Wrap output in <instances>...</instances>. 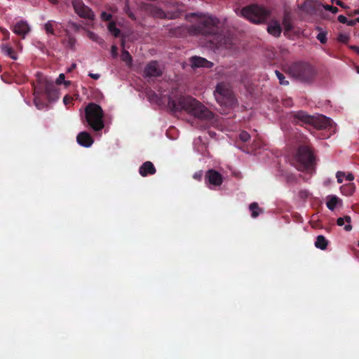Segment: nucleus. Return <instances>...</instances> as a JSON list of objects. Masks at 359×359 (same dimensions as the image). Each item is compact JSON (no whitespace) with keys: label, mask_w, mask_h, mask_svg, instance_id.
I'll return each instance as SVG.
<instances>
[{"label":"nucleus","mask_w":359,"mask_h":359,"mask_svg":"<svg viewBox=\"0 0 359 359\" xmlns=\"http://www.w3.org/2000/svg\"><path fill=\"white\" fill-rule=\"evenodd\" d=\"M198 17L197 25H193L187 28V31L191 36L204 35L210 36L209 42L216 48H231L233 45V37L231 33L226 30L217 32L219 20L217 18L202 17L196 13H192L186 15V19Z\"/></svg>","instance_id":"nucleus-1"},{"label":"nucleus","mask_w":359,"mask_h":359,"mask_svg":"<svg viewBox=\"0 0 359 359\" xmlns=\"http://www.w3.org/2000/svg\"><path fill=\"white\" fill-rule=\"evenodd\" d=\"M168 105L172 111L184 110L201 120H211L214 116L208 108L191 96L181 95L177 100L169 97Z\"/></svg>","instance_id":"nucleus-2"},{"label":"nucleus","mask_w":359,"mask_h":359,"mask_svg":"<svg viewBox=\"0 0 359 359\" xmlns=\"http://www.w3.org/2000/svg\"><path fill=\"white\" fill-rule=\"evenodd\" d=\"M286 72L294 79L304 82L311 81L316 74L315 69L309 63L302 61L291 64Z\"/></svg>","instance_id":"nucleus-3"},{"label":"nucleus","mask_w":359,"mask_h":359,"mask_svg":"<svg viewBox=\"0 0 359 359\" xmlns=\"http://www.w3.org/2000/svg\"><path fill=\"white\" fill-rule=\"evenodd\" d=\"M85 116L87 123L94 131H100L104 128L103 111L98 104H88L85 109Z\"/></svg>","instance_id":"nucleus-4"},{"label":"nucleus","mask_w":359,"mask_h":359,"mask_svg":"<svg viewBox=\"0 0 359 359\" xmlns=\"http://www.w3.org/2000/svg\"><path fill=\"white\" fill-rule=\"evenodd\" d=\"M241 14L254 23H262L270 15V11L264 7L254 4L244 7Z\"/></svg>","instance_id":"nucleus-5"},{"label":"nucleus","mask_w":359,"mask_h":359,"mask_svg":"<svg viewBox=\"0 0 359 359\" xmlns=\"http://www.w3.org/2000/svg\"><path fill=\"white\" fill-rule=\"evenodd\" d=\"M294 117L306 124L312 125L318 129L326 128L330 125V119L324 116H311L300 111L294 114Z\"/></svg>","instance_id":"nucleus-6"},{"label":"nucleus","mask_w":359,"mask_h":359,"mask_svg":"<svg viewBox=\"0 0 359 359\" xmlns=\"http://www.w3.org/2000/svg\"><path fill=\"white\" fill-rule=\"evenodd\" d=\"M296 160L307 170L313 169L316 158L313 151L307 146H299L296 154Z\"/></svg>","instance_id":"nucleus-7"},{"label":"nucleus","mask_w":359,"mask_h":359,"mask_svg":"<svg viewBox=\"0 0 359 359\" xmlns=\"http://www.w3.org/2000/svg\"><path fill=\"white\" fill-rule=\"evenodd\" d=\"M215 95L217 100L220 103L226 104L225 99L232 100L233 93L228 84L223 82L219 83L215 88Z\"/></svg>","instance_id":"nucleus-8"},{"label":"nucleus","mask_w":359,"mask_h":359,"mask_svg":"<svg viewBox=\"0 0 359 359\" xmlns=\"http://www.w3.org/2000/svg\"><path fill=\"white\" fill-rule=\"evenodd\" d=\"M72 6L75 12L81 17L89 20L94 19V13L90 8L85 6L81 1L74 0Z\"/></svg>","instance_id":"nucleus-9"},{"label":"nucleus","mask_w":359,"mask_h":359,"mask_svg":"<svg viewBox=\"0 0 359 359\" xmlns=\"http://www.w3.org/2000/svg\"><path fill=\"white\" fill-rule=\"evenodd\" d=\"M163 71L159 67L157 61H151L144 67L143 72L144 77H158L162 76Z\"/></svg>","instance_id":"nucleus-10"},{"label":"nucleus","mask_w":359,"mask_h":359,"mask_svg":"<svg viewBox=\"0 0 359 359\" xmlns=\"http://www.w3.org/2000/svg\"><path fill=\"white\" fill-rule=\"evenodd\" d=\"M321 7V4L313 0H305L304 2L298 5V8L306 14L314 15Z\"/></svg>","instance_id":"nucleus-11"},{"label":"nucleus","mask_w":359,"mask_h":359,"mask_svg":"<svg viewBox=\"0 0 359 359\" xmlns=\"http://www.w3.org/2000/svg\"><path fill=\"white\" fill-rule=\"evenodd\" d=\"M191 67H211L213 63L208 61L206 59L194 56L191 58Z\"/></svg>","instance_id":"nucleus-12"},{"label":"nucleus","mask_w":359,"mask_h":359,"mask_svg":"<svg viewBox=\"0 0 359 359\" xmlns=\"http://www.w3.org/2000/svg\"><path fill=\"white\" fill-rule=\"evenodd\" d=\"M30 30V27L28 24L25 21L18 22L14 27V32L22 37L28 33Z\"/></svg>","instance_id":"nucleus-13"},{"label":"nucleus","mask_w":359,"mask_h":359,"mask_svg":"<svg viewBox=\"0 0 359 359\" xmlns=\"http://www.w3.org/2000/svg\"><path fill=\"white\" fill-rule=\"evenodd\" d=\"M78 142L84 147H90L93 142V140L90 134L87 132H81L77 136Z\"/></svg>","instance_id":"nucleus-14"},{"label":"nucleus","mask_w":359,"mask_h":359,"mask_svg":"<svg viewBox=\"0 0 359 359\" xmlns=\"http://www.w3.org/2000/svg\"><path fill=\"white\" fill-rule=\"evenodd\" d=\"M148 11L149 13L156 18L166 19L165 12L161 8L156 7L153 5L148 6Z\"/></svg>","instance_id":"nucleus-15"},{"label":"nucleus","mask_w":359,"mask_h":359,"mask_svg":"<svg viewBox=\"0 0 359 359\" xmlns=\"http://www.w3.org/2000/svg\"><path fill=\"white\" fill-rule=\"evenodd\" d=\"M155 172L156 169L150 161L145 162L140 168V173L143 177L147 176L148 174H154Z\"/></svg>","instance_id":"nucleus-16"},{"label":"nucleus","mask_w":359,"mask_h":359,"mask_svg":"<svg viewBox=\"0 0 359 359\" xmlns=\"http://www.w3.org/2000/svg\"><path fill=\"white\" fill-rule=\"evenodd\" d=\"M267 31L274 36H279L281 33V27L279 22L278 21L271 22L268 26Z\"/></svg>","instance_id":"nucleus-17"},{"label":"nucleus","mask_w":359,"mask_h":359,"mask_svg":"<svg viewBox=\"0 0 359 359\" xmlns=\"http://www.w3.org/2000/svg\"><path fill=\"white\" fill-rule=\"evenodd\" d=\"M345 222L347 223V224L345 225L344 230L346 231H350L352 229V226L351 224V217L350 216L346 215L344 217H339L337 219V224L341 226L344 224Z\"/></svg>","instance_id":"nucleus-18"},{"label":"nucleus","mask_w":359,"mask_h":359,"mask_svg":"<svg viewBox=\"0 0 359 359\" xmlns=\"http://www.w3.org/2000/svg\"><path fill=\"white\" fill-rule=\"evenodd\" d=\"M328 245V241L325 238V237L323 235H319L317 236L316 240L315 241V247L320 249L322 250H325Z\"/></svg>","instance_id":"nucleus-19"},{"label":"nucleus","mask_w":359,"mask_h":359,"mask_svg":"<svg viewBox=\"0 0 359 359\" xmlns=\"http://www.w3.org/2000/svg\"><path fill=\"white\" fill-rule=\"evenodd\" d=\"M282 25L283 26L285 33L292 30V25L291 23V17L289 13H285L284 15V17H283V19L282 21Z\"/></svg>","instance_id":"nucleus-20"},{"label":"nucleus","mask_w":359,"mask_h":359,"mask_svg":"<svg viewBox=\"0 0 359 359\" xmlns=\"http://www.w3.org/2000/svg\"><path fill=\"white\" fill-rule=\"evenodd\" d=\"M249 209L251 212V216L253 218L257 217L261 213L263 212L262 209L259 208L258 203L256 202L252 203L249 205Z\"/></svg>","instance_id":"nucleus-21"},{"label":"nucleus","mask_w":359,"mask_h":359,"mask_svg":"<svg viewBox=\"0 0 359 359\" xmlns=\"http://www.w3.org/2000/svg\"><path fill=\"white\" fill-rule=\"evenodd\" d=\"M355 187L353 183H348L341 187V191L346 196L352 195L355 191Z\"/></svg>","instance_id":"nucleus-22"},{"label":"nucleus","mask_w":359,"mask_h":359,"mask_svg":"<svg viewBox=\"0 0 359 359\" xmlns=\"http://www.w3.org/2000/svg\"><path fill=\"white\" fill-rule=\"evenodd\" d=\"M339 201H340V199L338 197H337L336 196H328L327 201L326 203L327 207L330 210H334Z\"/></svg>","instance_id":"nucleus-23"},{"label":"nucleus","mask_w":359,"mask_h":359,"mask_svg":"<svg viewBox=\"0 0 359 359\" xmlns=\"http://www.w3.org/2000/svg\"><path fill=\"white\" fill-rule=\"evenodd\" d=\"M121 58L122 61L125 62L129 67L133 66V58L128 51L126 50L125 49L122 50Z\"/></svg>","instance_id":"nucleus-24"},{"label":"nucleus","mask_w":359,"mask_h":359,"mask_svg":"<svg viewBox=\"0 0 359 359\" xmlns=\"http://www.w3.org/2000/svg\"><path fill=\"white\" fill-rule=\"evenodd\" d=\"M205 178L208 180H222L221 174L215 170H209L206 173Z\"/></svg>","instance_id":"nucleus-25"},{"label":"nucleus","mask_w":359,"mask_h":359,"mask_svg":"<svg viewBox=\"0 0 359 359\" xmlns=\"http://www.w3.org/2000/svg\"><path fill=\"white\" fill-rule=\"evenodd\" d=\"M336 177L337 180L345 178L346 180H353L354 175L348 171H339L337 172Z\"/></svg>","instance_id":"nucleus-26"},{"label":"nucleus","mask_w":359,"mask_h":359,"mask_svg":"<svg viewBox=\"0 0 359 359\" xmlns=\"http://www.w3.org/2000/svg\"><path fill=\"white\" fill-rule=\"evenodd\" d=\"M2 50L11 59L15 60L17 59V54L12 47L8 46H4L2 48Z\"/></svg>","instance_id":"nucleus-27"},{"label":"nucleus","mask_w":359,"mask_h":359,"mask_svg":"<svg viewBox=\"0 0 359 359\" xmlns=\"http://www.w3.org/2000/svg\"><path fill=\"white\" fill-rule=\"evenodd\" d=\"M108 29L109 31L116 37L120 34V29L116 27L114 22H109Z\"/></svg>","instance_id":"nucleus-28"},{"label":"nucleus","mask_w":359,"mask_h":359,"mask_svg":"<svg viewBox=\"0 0 359 359\" xmlns=\"http://www.w3.org/2000/svg\"><path fill=\"white\" fill-rule=\"evenodd\" d=\"M46 90L50 96L53 97V99L56 97L57 95V90L55 89V87L53 84H47Z\"/></svg>","instance_id":"nucleus-29"},{"label":"nucleus","mask_w":359,"mask_h":359,"mask_svg":"<svg viewBox=\"0 0 359 359\" xmlns=\"http://www.w3.org/2000/svg\"><path fill=\"white\" fill-rule=\"evenodd\" d=\"M222 181H206V186L210 189H215L222 185Z\"/></svg>","instance_id":"nucleus-30"},{"label":"nucleus","mask_w":359,"mask_h":359,"mask_svg":"<svg viewBox=\"0 0 359 359\" xmlns=\"http://www.w3.org/2000/svg\"><path fill=\"white\" fill-rule=\"evenodd\" d=\"M250 138V135H249L248 133H247L246 131L245 130H243L241 132L240 135H239V139L243 142H245L247 141H248Z\"/></svg>","instance_id":"nucleus-31"},{"label":"nucleus","mask_w":359,"mask_h":359,"mask_svg":"<svg viewBox=\"0 0 359 359\" xmlns=\"http://www.w3.org/2000/svg\"><path fill=\"white\" fill-rule=\"evenodd\" d=\"M180 15V13L178 11L165 13L166 19L170 20L176 19L179 18Z\"/></svg>","instance_id":"nucleus-32"},{"label":"nucleus","mask_w":359,"mask_h":359,"mask_svg":"<svg viewBox=\"0 0 359 359\" xmlns=\"http://www.w3.org/2000/svg\"><path fill=\"white\" fill-rule=\"evenodd\" d=\"M349 36L345 34H339L337 37V40L341 43H346L349 40Z\"/></svg>","instance_id":"nucleus-33"},{"label":"nucleus","mask_w":359,"mask_h":359,"mask_svg":"<svg viewBox=\"0 0 359 359\" xmlns=\"http://www.w3.org/2000/svg\"><path fill=\"white\" fill-rule=\"evenodd\" d=\"M326 32H320L318 36H317V39L322 43H325L327 42V37H326Z\"/></svg>","instance_id":"nucleus-34"},{"label":"nucleus","mask_w":359,"mask_h":359,"mask_svg":"<svg viewBox=\"0 0 359 359\" xmlns=\"http://www.w3.org/2000/svg\"><path fill=\"white\" fill-rule=\"evenodd\" d=\"M326 11H331L332 13H337L338 12V8L337 7L330 6V5H321Z\"/></svg>","instance_id":"nucleus-35"},{"label":"nucleus","mask_w":359,"mask_h":359,"mask_svg":"<svg viewBox=\"0 0 359 359\" xmlns=\"http://www.w3.org/2000/svg\"><path fill=\"white\" fill-rule=\"evenodd\" d=\"M181 32H182V28L180 27L170 29V34H171L172 36H180Z\"/></svg>","instance_id":"nucleus-36"},{"label":"nucleus","mask_w":359,"mask_h":359,"mask_svg":"<svg viewBox=\"0 0 359 359\" xmlns=\"http://www.w3.org/2000/svg\"><path fill=\"white\" fill-rule=\"evenodd\" d=\"M275 73H276L277 77L278 78L280 84H285V83L287 84L288 83V81H285V82L284 81L285 76L282 73H280L278 70H276Z\"/></svg>","instance_id":"nucleus-37"},{"label":"nucleus","mask_w":359,"mask_h":359,"mask_svg":"<svg viewBox=\"0 0 359 359\" xmlns=\"http://www.w3.org/2000/svg\"><path fill=\"white\" fill-rule=\"evenodd\" d=\"M111 18H112V15L111 14H108L104 11L101 13V18L104 21H109L111 19Z\"/></svg>","instance_id":"nucleus-38"},{"label":"nucleus","mask_w":359,"mask_h":359,"mask_svg":"<svg viewBox=\"0 0 359 359\" xmlns=\"http://www.w3.org/2000/svg\"><path fill=\"white\" fill-rule=\"evenodd\" d=\"M45 29L48 33L53 34L54 32L53 25L50 22H48L45 25Z\"/></svg>","instance_id":"nucleus-39"},{"label":"nucleus","mask_w":359,"mask_h":359,"mask_svg":"<svg viewBox=\"0 0 359 359\" xmlns=\"http://www.w3.org/2000/svg\"><path fill=\"white\" fill-rule=\"evenodd\" d=\"M65 81V74H60L58 76V78L56 79L55 83L57 85L62 84Z\"/></svg>","instance_id":"nucleus-40"},{"label":"nucleus","mask_w":359,"mask_h":359,"mask_svg":"<svg viewBox=\"0 0 359 359\" xmlns=\"http://www.w3.org/2000/svg\"><path fill=\"white\" fill-rule=\"evenodd\" d=\"M118 48L116 46L113 45L111 48V53L113 57H116L118 55Z\"/></svg>","instance_id":"nucleus-41"},{"label":"nucleus","mask_w":359,"mask_h":359,"mask_svg":"<svg viewBox=\"0 0 359 359\" xmlns=\"http://www.w3.org/2000/svg\"><path fill=\"white\" fill-rule=\"evenodd\" d=\"M309 195V191H306V190H304V191H301L299 192V196L302 198H306Z\"/></svg>","instance_id":"nucleus-42"},{"label":"nucleus","mask_w":359,"mask_h":359,"mask_svg":"<svg viewBox=\"0 0 359 359\" xmlns=\"http://www.w3.org/2000/svg\"><path fill=\"white\" fill-rule=\"evenodd\" d=\"M338 20L341 22V23H346L347 22V18L344 16V15H339L338 16Z\"/></svg>","instance_id":"nucleus-43"},{"label":"nucleus","mask_w":359,"mask_h":359,"mask_svg":"<svg viewBox=\"0 0 359 359\" xmlns=\"http://www.w3.org/2000/svg\"><path fill=\"white\" fill-rule=\"evenodd\" d=\"M336 4L341 8H348V7L347 6H346L344 4V2H342L340 0H337L336 1Z\"/></svg>","instance_id":"nucleus-44"},{"label":"nucleus","mask_w":359,"mask_h":359,"mask_svg":"<svg viewBox=\"0 0 359 359\" xmlns=\"http://www.w3.org/2000/svg\"><path fill=\"white\" fill-rule=\"evenodd\" d=\"M89 76L93 79H98L100 78V75L99 74H93V73H90L89 74Z\"/></svg>","instance_id":"nucleus-45"},{"label":"nucleus","mask_w":359,"mask_h":359,"mask_svg":"<svg viewBox=\"0 0 359 359\" xmlns=\"http://www.w3.org/2000/svg\"><path fill=\"white\" fill-rule=\"evenodd\" d=\"M355 23H356L355 20H347V22H346V24L348 26H354L355 25Z\"/></svg>","instance_id":"nucleus-46"},{"label":"nucleus","mask_w":359,"mask_h":359,"mask_svg":"<svg viewBox=\"0 0 359 359\" xmlns=\"http://www.w3.org/2000/svg\"><path fill=\"white\" fill-rule=\"evenodd\" d=\"M127 14L128 15V16H129L130 18H132V19H135L134 14H133L131 11H129V8H128Z\"/></svg>","instance_id":"nucleus-47"},{"label":"nucleus","mask_w":359,"mask_h":359,"mask_svg":"<svg viewBox=\"0 0 359 359\" xmlns=\"http://www.w3.org/2000/svg\"><path fill=\"white\" fill-rule=\"evenodd\" d=\"M352 50H355L358 54H359V47L355 46H352L350 47Z\"/></svg>","instance_id":"nucleus-48"},{"label":"nucleus","mask_w":359,"mask_h":359,"mask_svg":"<svg viewBox=\"0 0 359 359\" xmlns=\"http://www.w3.org/2000/svg\"><path fill=\"white\" fill-rule=\"evenodd\" d=\"M76 67V64H72V67L67 69L68 72H71Z\"/></svg>","instance_id":"nucleus-49"},{"label":"nucleus","mask_w":359,"mask_h":359,"mask_svg":"<svg viewBox=\"0 0 359 359\" xmlns=\"http://www.w3.org/2000/svg\"><path fill=\"white\" fill-rule=\"evenodd\" d=\"M359 14V9L355 10L352 14H348L349 16Z\"/></svg>","instance_id":"nucleus-50"},{"label":"nucleus","mask_w":359,"mask_h":359,"mask_svg":"<svg viewBox=\"0 0 359 359\" xmlns=\"http://www.w3.org/2000/svg\"><path fill=\"white\" fill-rule=\"evenodd\" d=\"M74 43H75V39H69V43H70V46L72 48H73Z\"/></svg>","instance_id":"nucleus-51"},{"label":"nucleus","mask_w":359,"mask_h":359,"mask_svg":"<svg viewBox=\"0 0 359 359\" xmlns=\"http://www.w3.org/2000/svg\"><path fill=\"white\" fill-rule=\"evenodd\" d=\"M62 83H64L65 86L67 87L71 84V82L69 81H64Z\"/></svg>","instance_id":"nucleus-52"},{"label":"nucleus","mask_w":359,"mask_h":359,"mask_svg":"<svg viewBox=\"0 0 359 359\" xmlns=\"http://www.w3.org/2000/svg\"><path fill=\"white\" fill-rule=\"evenodd\" d=\"M125 43H126L125 39H122L121 45V46L123 48V50L124 49V47H125Z\"/></svg>","instance_id":"nucleus-53"},{"label":"nucleus","mask_w":359,"mask_h":359,"mask_svg":"<svg viewBox=\"0 0 359 359\" xmlns=\"http://www.w3.org/2000/svg\"><path fill=\"white\" fill-rule=\"evenodd\" d=\"M194 178H200L201 177V173H196L194 176Z\"/></svg>","instance_id":"nucleus-54"},{"label":"nucleus","mask_w":359,"mask_h":359,"mask_svg":"<svg viewBox=\"0 0 359 359\" xmlns=\"http://www.w3.org/2000/svg\"><path fill=\"white\" fill-rule=\"evenodd\" d=\"M52 4H57V0H49Z\"/></svg>","instance_id":"nucleus-55"},{"label":"nucleus","mask_w":359,"mask_h":359,"mask_svg":"<svg viewBox=\"0 0 359 359\" xmlns=\"http://www.w3.org/2000/svg\"><path fill=\"white\" fill-rule=\"evenodd\" d=\"M316 29L318 30V31H320L322 29L320 27H316Z\"/></svg>","instance_id":"nucleus-56"},{"label":"nucleus","mask_w":359,"mask_h":359,"mask_svg":"<svg viewBox=\"0 0 359 359\" xmlns=\"http://www.w3.org/2000/svg\"><path fill=\"white\" fill-rule=\"evenodd\" d=\"M322 18L324 19H327V15H323Z\"/></svg>","instance_id":"nucleus-57"},{"label":"nucleus","mask_w":359,"mask_h":359,"mask_svg":"<svg viewBox=\"0 0 359 359\" xmlns=\"http://www.w3.org/2000/svg\"><path fill=\"white\" fill-rule=\"evenodd\" d=\"M356 22H359V17L355 19Z\"/></svg>","instance_id":"nucleus-58"},{"label":"nucleus","mask_w":359,"mask_h":359,"mask_svg":"<svg viewBox=\"0 0 359 359\" xmlns=\"http://www.w3.org/2000/svg\"><path fill=\"white\" fill-rule=\"evenodd\" d=\"M357 71H358V72L359 73V67H358V68H357Z\"/></svg>","instance_id":"nucleus-59"},{"label":"nucleus","mask_w":359,"mask_h":359,"mask_svg":"<svg viewBox=\"0 0 359 359\" xmlns=\"http://www.w3.org/2000/svg\"><path fill=\"white\" fill-rule=\"evenodd\" d=\"M343 181H341V180H339L338 182L339 183H341Z\"/></svg>","instance_id":"nucleus-60"},{"label":"nucleus","mask_w":359,"mask_h":359,"mask_svg":"<svg viewBox=\"0 0 359 359\" xmlns=\"http://www.w3.org/2000/svg\"><path fill=\"white\" fill-rule=\"evenodd\" d=\"M331 1H332V2L333 3L334 1H335V2H336V1H337V0H331Z\"/></svg>","instance_id":"nucleus-61"}]
</instances>
